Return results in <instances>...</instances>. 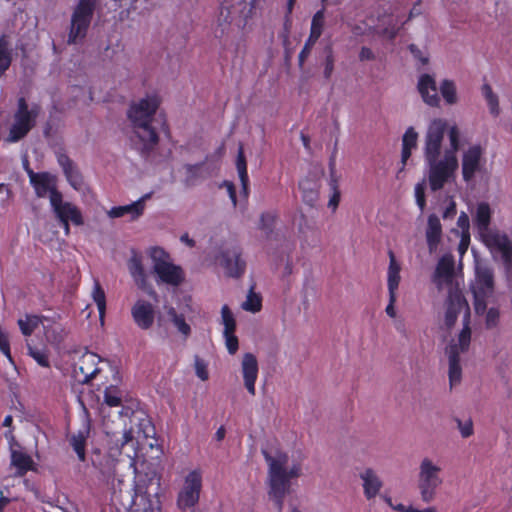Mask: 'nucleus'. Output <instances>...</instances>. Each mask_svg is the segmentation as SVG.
I'll return each instance as SVG.
<instances>
[{
    "mask_svg": "<svg viewBox=\"0 0 512 512\" xmlns=\"http://www.w3.org/2000/svg\"><path fill=\"white\" fill-rule=\"evenodd\" d=\"M482 157L483 149L480 145H473L463 152L461 168L465 182L472 181L476 173L480 171Z\"/></svg>",
    "mask_w": 512,
    "mask_h": 512,
    "instance_id": "dca6fc26",
    "label": "nucleus"
},
{
    "mask_svg": "<svg viewBox=\"0 0 512 512\" xmlns=\"http://www.w3.org/2000/svg\"><path fill=\"white\" fill-rule=\"evenodd\" d=\"M223 335L225 338V344L228 352L231 355L235 354L239 348V342L237 336L235 335V332H223Z\"/></svg>",
    "mask_w": 512,
    "mask_h": 512,
    "instance_id": "5fc2aeb1",
    "label": "nucleus"
},
{
    "mask_svg": "<svg viewBox=\"0 0 512 512\" xmlns=\"http://www.w3.org/2000/svg\"><path fill=\"white\" fill-rule=\"evenodd\" d=\"M415 198H416V203H417L418 207L420 208L421 211H423L426 206V199H425V188L422 183H418L415 186Z\"/></svg>",
    "mask_w": 512,
    "mask_h": 512,
    "instance_id": "13d9d810",
    "label": "nucleus"
},
{
    "mask_svg": "<svg viewBox=\"0 0 512 512\" xmlns=\"http://www.w3.org/2000/svg\"><path fill=\"white\" fill-rule=\"evenodd\" d=\"M492 212L486 202L477 205L473 217L474 226L478 230L483 242L487 247L501 253L506 277L512 281V238L506 233L489 229Z\"/></svg>",
    "mask_w": 512,
    "mask_h": 512,
    "instance_id": "7ed1b4c3",
    "label": "nucleus"
},
{
    "mask_svg": "<svg viewBox=\"0 0 512 512\" xmlns=\"http://www.w3.org/2000/svg\"><path fill=\"white\" fill-rule=\"evenodd\" d=\"M499 317V310L496 308H490L486 314V326L488 328L495 327L498 324Z\"/></svg>",
    "mask_w": 512,
    "mask_h": 512,
    "instance_id": "052dcab7",
    "label": "nucleus"
},
{
    "mask_svg": "<svg viewBox=\"0 0 512 512\" xmlns=\"http://www.w3.org/2000/svg\"><path fill=\"white\" fill-rule=\"evenodd\" d=\"M57 162L62 168L63 173L68 183L77 191H80L84 186V179L73 162V160L66 153H57Z\"/></svg>",
    "mask_w": 512,
    "mask_h": 512,
    "instance_id": "a211bd4d",
    "label": "nucleus"
},
{
    "mask_svg": "<svg viewBox=\"0 0 512 512\" xmlns=\"http://www.w3.org/2000/svg\"><path fill=\"white\" fill-rule=\"evenodd\" d=\"M12 62V49L8 36H0V77L9 69Z\"/></svg>",
    "mask_w": 512,
    "mask_h": 512,
    "instance_id": "72a5a7b5",
    "label": "nucleus"
},
{
    "mask_svg": "<svg viewBox=\"0 0 512 512\" xmlns=\"http://www.w3.org/2000/svg\"><path fill=\"white\" fill-rule=\"evenodd\" d=\"M27 354L32 357L39 366L50 367L49 355L45 348H39L27 343Z\"/></svg>",
    "mask_w": 512,
    "mask_h": 512,
    "instance_id": "ea45409f",
    "label": "nucleus"
},
{
    "mask_svg": "<svg viewBox=\"0 0 512 512\" xmlns=\"http://www.w3.org/2000/svg\"><path fill=\"white\" fill-rule=\"evenodd\" d=\"M101 479L106 482L109 489L112 491L113 496L119 495L123 492L124 480L117 476L115 469L108 471H101Z\"/></svg>",
    "mask_w": 512,
    "mask_h": 512,
    "instance_id": "c9c22d12",
    "label": "nucleus"
},
{
    "mask_svg": "<svg viewBox=\"0 0 512 512\" xmlns=\"http://www.w3.org/2000/svg\"><path fill=\"white\" fill-rule=\"evenodd\" d=\"M221 265L229 277H241L246 270V262L242 258L241 248L239 246H234L224 250L221 254Z\"/></svg>",
    "mask_w": 512,
    "mask_h": 512,
    "instance_id": "2eb2a0df",
    "label": "nucleus"
},
{
    "mask_svg": "<svg viewBox=\"0 0 512 512\" xmlns=\"http://www.w3.org/2000/svg\"><path fill=\"white\" fill-rule=\"evenodd\" d=\"M201 489L202 473L199 469L192 470L185 477L183 487L178 493V507L184 511L194 507L199 501Z\"/></svg>",
    "mask_w": 512,
    "mask_h": 512,
    "instance_id": "9d476101",
    "label": "nucleus"
},
{
    "mask_svg": "<svg viewBox=\"0 0 512 512\" xmlns=\"http://www.w3.org/2000/svg\"><path fill=\"white\" fill-rule=\"evenodd\" d=\"M482 94L487 101L490 113L494 116H498L500 111L498 96L493 92L492 87L489 84H483Z\"/></svg>",
    "mask_w": 512,
    "mask_h": 512,
    "instance_id": "c03bdc74",
    "label": "nucleus"
},
{
    "mask_svg": "<svg viewBox=\"0 0 512 512\" xmlns=\"http://www.w3.org/2000/svg\"><path fill=\"white\" fill-rule=\"evenodd\" d=\"M89 431H78L72 434L69 438V444L77 454L79 461L84 462L86 460V442Z\"/></svg>",
    "mask_w": 512,
    "mask_h": 512,
    "instance_id": "2f4dec72",
    "label": "nucleus"
},
{
    "mask_svg": "<svg viewBox=\"0 0 512 512\" xmlns=\"http://www.w3.org/2000/svg\"><path fill=\"white\" fill-rule=\"evenodd\" d=\"M447 127L445 120L435 119L430 123L425 137L424 158L428 167L429 187L433 192L441 190L453 180L459 167L456 153L459 149L460 134L456 126L449 128L450 148L445 150L442 158H439Z\"/></svg>",
    "mask_w": 512,
    "mask_h": 512,
    "instance_id": "f257e3e1",
    "label": "nucleus"
},
{
    "mask_svg": "<svg viewBox=\"0 0 512 512\" xmlns=\"http://www.w3.org/2000/svg\"><path fill=\"white\" fill-rule=\"evenodd\" d=\"M439 91L446 104L454 105L457 103L456 85L452 80L444 79L440 83Z\"/></svg>",
    "mask_w": 512,
    "mask_h": 512,
    "instance_id": "58836bf2",
    "label": "nucleus"
},
{
    "mask_svg": "<svg viewBox=\"0 0 512 512\" xmlns=\"http://www.w3.org/2000/svg\"><path fill=\"white\" fill-rule=\"evenodd\" d=\"M202 165V163L185 165L186 177L184 182L186 186H193L195 184L196 180L199 178V171Z\"/></svg>",
    "mask_w": 512,
    "mask_h": 512,
    "instance_id": "8fccbe9b",
    "label": "nucleus"
},
{
    "mask_svg": "<svg viewBox=\"0 0 512 512\" xmlns=\"http://www.w3.org/2000/svg\"><path fill=\"white\" fill-rule=\"evenodd\" d=\"M399 30H400V27H398L396 25H392V26L385 27L382 30L381 34L383 36H385L386 38H388L389 40H393L397 36Z\"/></svg>",
    "mask_w": 512,
    "mask_h": 512,
    "instance_id": "0e129e2a",
    "label": "nucleus"
},
{
    "mask_svg": "<svg viewBox=\"0 0 512 512\" xmlns=\"http://www.w3.org/2000/svg\"><path fill=\"white\" fill-rule=\"evenodd\" d=\"M330 188L332 190V195L329 199V202H328V207L332 209V211H335L339 205V202H340V190L338 188V181L336 178H334L333 174L331 175V180H330Z\"/></svg>",
    "mask_w": 512,
    "mask_h": 512,
    "instance_id": "3c124183",
    "label": "nucleus"
},
{
    "mask_svg": "<svg viewBox=\"0 0 512 512\" xmlns=\"http://www.w3.org/2000/svg\"><path fill=\"white\" fill-rule=\"evenodd\" d=\"M409 50L413 56L421 62L422 65L427 64L428 58L422 56L421 50L415 44H411L409 46Z\"/></svg>",
    "mask_w": 512,
    "mask_h": 512,
    "instance_id": "774afa93",
    "label": "nucleus"
},
{
    "mask_svg": "<svg viewBox=\"0 0 512 512\" xmlns=\"http://www.w3.org/2000/svg\"><path fill=\"white\" fill-rule=\"evenodd\" d=\"M92 299L98 308L99 318L103 322L106 313V294L98 280H94Z\"/></svg>",
    "mask_w": 512,
    "mask_h": 512,
    "instance_id": "e433bc0d",
    "label": "nucleus"
},
{
    "mask_svg": "<svg viewBox=\"0 0 512 512\" xmlns=\"http://www.w3.org/2000/svg\"><path fill=\"white\" fill-rule=\"evenodd\" d=\"M264 458L268 463V494H287L290 489V481L286 475V464L288 455L286 453H278L276 457L271 456L268 452L263 451Z\"/></svg>",
    "mask_w": 512,
    "mask_h": 512,
    "instance_id": "0eeeda50",
    "label": "nucleus"
},
{
    "mask_svg": "<svg viewBox=\"0 0 512 512\" xmlns=\"http://www.w3.org/2000/svg\"><path fill=\"white\" fill-rule=\"evenodd\" d=\"M131 315L140 329L148 330L153 326L155 311L150 302L142 299L137 300L131 309Z\"/></svg>",
    "mask_w": 512,
    "mask_h": 512,
    "instance_id": "f3484780",
    "label": "nucleus"
},
{
    "mask_svg": "<svg viewBox=\"0 0 512 512\" xmlns=\"http://www.w3.org/2000/svg\"><path fill=\"white\" fill-rule=\"evenodd\" d=\"M471 341V329L469 327V321L464 323L463 329L461 330L458 336V343H454L453 345H457L459 354L461 352H465L468 350Z\"/></svg>",
    "mask_w": 512,
    "mask_h": 512,
    "instance_id": "49530a36",
    "label": "nucleus"
},
{
    "mask_svg": "<svg viewBox=\"0 0 512 512\" xmlns=\"http://www.w3.org/2000/svg\"><path fill=\"white\" fill-rule=\"evenodd\" d=\"M104 403L109 407L122 405V391L116 385H110L104 390Z\"/></svg>",
    "mask_w": 512,
    "mask_h": 512,
    "instance_id": "a19ab883",
    "label": "nucleus"
},
{
    "mask_svg": "<svg viewBox=\"0 0 512 512\" xmlns=\"http://www.w3.org/2000/svg\"><path fill=\"white\" fill-rule=\"evenodd\" d=\"M19 329L24 336H30L42 323V316L27 314L24 319L17 321Z\"/></svg>",
    "mask_w": 512,
    "mask_h": 512,
    "instance_id": "4c0bfd02",
    "label": "nucleus"
},
{
    "mask_svg": "<svg viewBox=\"0 0 512 512\" xmlns=\"http://www.w3.org/2000/svg\"><path fill=\"white\" fill-rule=\"evenodd\" d=\"M151 257L154 260V272L160 282L178 286L184 281L182 268L168 262L169 255L162 248L154 247L151 251Z\"/></svg>",
    "mask_w": 512,
    "mask_h": 512,
    "instance_id": "1a4fd4ad",
    "label": "nucleus"
},
{
    "mask_svg": "<svg viewBox=\"0 0 512 512\" xmlns=\"http://www.w3.org/2000/svg\"><path fill=\"white\" fill-rule=\"evenodd\" d=\"M222 186H225L227 189V193L229 195V198L233 204V207L237 206V195H236V189L232 182L230 181H224Z\"/></svg>",
    "mask_w": 512,
    "mask_h": 512,
    "instance_id": "e2e57ef3",
    "label": "nucleus"
},
{
    "mask_svg": "<svg viewBox=\"0 0 512 512\" xmlns=\"http://www.w3.org/2000/svg\"><path fill=\"white\" fill-rule=\"evenodd\" d=\"M222 323L224 332L231 333L236 331V320L228 305H223L221 309Z\"/></svg>",
    "mask_w": 512,
    "mask_h": 512,
    "instance_id": "a18cd8bd",
    "label": "nucleus"
},
{
    "mask_svg": "<svg viewBox=\"0 0 512 512\" xmlns=\"http://www.w3.org/2000/svg\"><path fill=\"white\" fill-rule=\"evenodd\" d=\"M418 140V133L415 131L413 127H409L402 138V153H401V162L403 167L406 165V162L411 157L412 149L416 147Z\"/></svg>",
    "mask_w": 512,
    "mask_h": 512,
    "instance_id": "c756f323",
    "label": "nucleus"
},
{
    "mask_svg": "<svg viewBox=\"0 0 512 512\" xmlns=\"http://www.w3.org/2000/svg\"><path fill=\"white\" fill-rule=\"evenodd\" d=\"M325 24V10H318L312 17L309 37L318 40L323 32Z\"/></svg>",
    "mask_w": 512,
    "mask_h": 512,
    "instance_id": "79ce46f5",
    "label": "nucleus"
},
{
    "mask_svg": "<svg viewBox=\"0 0 512 512\" xmlns=\"http://www.w3.org/2000/svg\"><path fill=\"white\" fill-rule=\"evenodd\" d=\"M131 422H137V434L138 437H143L145 439L153 438L155 435V427L152 424L151 420L141 413V415H137L132 413Z\"/></svg>",
    "mask_w": 512,
    "mask_h": 512,
    "instance_id": "7c9ffc66",
    "label": "nucleus"
},
{
    "mask_svg": "<svg viewBox=\"0 0 512 512\" xmlns=\"http://www.w3.org/2000/svg\"><path fill=\"white\" fill-rule=\"evenodd\" d=\"M160 104L161 99L156 93L148 94L139 101L132 102L127 111L133 131L141 143V152L145 155L153 151L159 142L152 122Z\"/></svg>",
    "mask_w": 512,
    "mask_h": 512,
    "instance_id": "f03ea898",
    "label": "nucleus"
},
{
    "mask_svg": "<svg viewBox=\"0 0 512 512\" xmlns=\"http://www.w3.org/2000/svg\"><path fill=\"white\" fill-rule=\"evenodd\" d=\"M418 91L427 105L439 107L440 97L438 96V89L433 76L429 74L421 75L418 81Z\"/></svg>",
    "mask_w": 512,
    "mask_h": 512,
    "instance_id": "412c9836",
    "label": "nucleus"
},
{
    "mask_svg": "<svg viewBox=\"0 0 512 512\" xmlns=\"http://www.w3.org/2000/svg\"><path fill=\"white\" fill-rule=\"evenodd\" d=\"M40 112L41 106L39 104L34 103L29 107L25 97H19L17 109L13 114V123L9 129L6 141L15 143L25 138L35 127Z\"/></svg>",
    "mask_w": 512,
    "mask_h": 512,
    "instance_id": "20e7f679",
    "label": "nucleus"
},
{
    "mask_svg": "<svg viewBox=\"0 0 512 512\" xmlns=\"http://www.w3.org/2000/svg\"><path fill=\"white\" fill-rule=\"evenodd\" d=\"M195 372L196 375L203 381H206L209 377L207 364L198 356L195 357Z\"/></svg>",
    "mask_w": 512,
    "mask_h": 512,
    "instance_id": "6e6d98bb",
    "label": "nucleus"
},
{
    "mask_svg": "<svg viewBox=\"0 0 512 512\" xmlns=\"http://www.w3.org/2000/svg\"><path fill=\"white\" fill-rule=\"evenodd\" d=\"M389 256V267H388V273H387V286L389 294H396V291L399 287L400 283V271L401 266L397 262L395 254L392 250L388 251Z\"/></svg>",
    "mask_w": 512,
    "mask_h": 512,
    "instance_id": "a878e982",
    "label": "nucleus"
},
{
    "mask_svg": "<svg viewBox=\"0 0 512 512\" xmlns=\"http://www.w3.org/2000/svg\"><path fill=\"white\" fill-rule=\"evenodd\" d=\"M465 310L464 323L469 321L470 310L468 303L460 291H450L447 299V308L445 313V324L448 328L454 326L459 313Z\"/></svg>",
    "mask_w": 512,
    "mask_h": 512,
    "instance_id": "4468645a",
    "label": "nucleus"
},
{
    "mask_svg": "<svg viewBox=\"0 0 512 512\" xmlns=\"http://www.w3.org/2000/svg\"><path fill=\"white\" fill-rule=\"evenodd\" d=\"M0 351L5 355L10 363H14L10 350L8 334L0 328Z\"/></svg>",
    "mask_w": 512,
    "mask_h": 512,
    "instance_id": "603ef678",
    "label": "nucleus"
},
{
    "mask_svg": "<svg viewBox=\"0 0 512 512\" xmlns=\"http://www.w3.org/2000/svg\"><path fill=\"white\" fill-rule=\"evenodd\" d=\"M375 59V54L369 47L363 46L359 53L360 61H372Z\"/></svg>",
    "mask_w": 512,
    "mask_h": 512,
    "instance_id": "69168bd1",
    "label": "nucleus"
},
{
    "mask_svg": "<svg viewBox=\"0 0 512 512\" xmlns=\"http://www.w3.org/2000/svg\"><path fill=\"white\" fill-rule=\"evenodd\" d=\"M457 423L462 437L468 438L473 434V423L471 420L462 422L461 420L457 419Z\"/></svg>",
    "mask_w": 512,
    "mask_h": 512,
    "instance_id": "680f3d73",
    "label": "nucleus"
},
{
    "mask_svg": "<svg viewBox=\"0 0 512 512\" xmlns=\"http://www.w3.org/2000/svg\"><path fill=\"white\" fill-rule=\"evenodd\" d=\"M242 308L246 311H250L253 313L259 312L262 308L261 296L250 290L249 294L247 295L246 301L242 305Z\"/></svg>",
    "mask_w": 512,
    "mask_h": 512,
    "instance_id": "de8ad7c7",
    "label": "nucleus"
},
{
    "mask_svg": "<svg viewBox=\"0 0 512 512\" xmlns=\"http://www.w3.org/2000/svg\"><path fill=\"white\" fill-rule=\"evenodd\" d=\"M286 494H269L278 512H282Z\"/></svg>",
    "mask_w": 512,
    "mask_h": 512,
    "instance_id": "338daca9",
    "label": "nucleus"
},
{
    "mask_svg": "<svg viewBox=\"0 0 512 512\" xmlns=\"http://www.w3.org/2000/svg\"><path fill=\"white\" fill-rule=\"evenodd\" d=\"M442 237V225L436 214H430L427 219L426 241L429 251H436Z\"/></svg>",
    "mask_w": 512,
    "mask_h": 512,
    "instance_id": "5701e85b",
    "label": "nucleus"
},
{
    "mask_svg": "<svg viewBox=\"0 0 512 512\" xmlns=\"http://www.w3.org/2000/svg\"><path fill=\"white\" fill-rule=\"evenodd\" d=\"M236 167H237L239 179H240V182L242 185V191H243L244 195L247 197L248 192H249V188H248L249 176H248V172H247L246 157H245L242 145H240L239 150H238L237 159H236Z\"/></svg>",
    "mask_w": 512,
    "mask_h": 512,
    "instance_id": "473e14b6",
    "label": "nucleus"
},
{
    "mask_svg": "<svg viewBox=\"0 0 512 512\" xmlns=\"http://www.w3.org/2000/svg\"><path fill=\"white\" fill-rule=\"evenodd\" d=\"M96 5L97 0H79L71 16L68 44H76L86 37Z\"/></svg>",
    "mask_w": 512,
    "mask_h": 512,
    "instance_id": "423d86ee",
    "label": "nucleus"
},
{
    "mask_svg": "<svg viewBox=\"0 0 512 512\" xmlns=\"http://www.w3.org/2000/svg\"><path fill=\"white\" fill-rule=\"evenodd\" d=\"M471 291L476 313L483 314L487 308V299L494 293V272L491 267L480 263L476 265Z\"/></svg>",
    "mask_w": 512,
    "mask_h": 512,
    "instance_id": "39448f33",
    "label": "nucleus"
},
{
    "mask_svg": "<svg viewBox=\"0 0 512 512\" xmlns=\"http://www.w3.org/2000/svg\"><path fill=\"white\" fill-rule=\"evenodd\" d=\"M454 259L452 256H442L434 272V280L442 279L446 283H451L454 276Z\"/></svg>",
    "mask_w": 512,
    "mask_h": 512,
    "instance_id": "bb28decb",
    "label": "nucleus"
},
{
    "mask_svg": "<svg viewBox=\"0 0 512 512\" xmlns=\"http://www.w3.org/2000/svg\"><path fill=\"white\" fill-rule=\"evenodd\" d=\"M11 464L16 468L17 475L20 477L34 469L32 457L22 451L13 450L11 452Z\"/></svg>",
    "mask_w": 512,
    "mask_h": 512,
    "instance_id": "cd10ccee",
    "label": "nucleus"
},
{
    "mask_svg": "<svg viewBox=\"0 0 512 512\" xmlns=\"http://www.w3.org/2000/svg\"><path fill=\"white\" fill-rule=\"evenodd\" d=\"M441 468L429 458H424L419 466L418 487L421 498L429 503L434 499L436 489L442 484Z\"/></svg>",
    "mask_w": 512,
    "mask_h": 512,
    "instance_id": "6e6552de",
    "label": "nucleus"
},
{
    "mask_svg": "<svg viewBox=\"0 0 512 512\" xmlns=\"http://www.w3.org/2000/svg\"><path fill=\"white\" fill-rule=\"evenodd\" d=\"M360 477L363 480L365 497L368 500L376 497L383 485L376 473L371 468H367Z\"/></svg>",
    "mask_w": 512,
    "mask_h": 512,
    "instance_id": "b1692460",
    "label": "nucleus"
},
{
    "mask_svg": "<svg viewBox=\"0 0 512 512\" xmlns=\"http://www.w3.org/2000/svg\"><path fill=\"white\" fill-rule=\"evenodd\" d=\"M150 197L151 193H147L131 204L112 207L108 211V215L111 218H120L129 214L131 216V219H137L143 214L145 208V201Z\"/></svg>",
    "mask_w": 512,
    "mask_h": 512,
    "instance_id": "4be33fe9",
    "label": "nucleus"
},
{
    "mask_svg": "<svg viewBox=\"0 0 512 512\" xmlns=\"http://www.w3.org/2000/svg\"><path fill=\"white\" fill-rule=\"evenodd\" d=\"M299 189L302 192L303 201L309 206H314L318 199L317 184L314 181L305 178L299 182Z\"/></svg>",
    "mask_w": 512,
    "mask_h": 512,
    "instance_id": "f704fd0d",
    "label": "nucleus"
},
{
    "mask_svg": "<svg viewBox=\"0 0 512 512\" xmlns=\"http://www.w3.org/2000/svg\"><path fill=\"white\" fill-rule=\"evenodd\" d=\"M128 269L139 289L143 290L149 295H155V291L147 281V275L142 264L141 256L134 253L128 261Z\"/></svg>",
    "mask_w": 512,
    "mask_h": 512,
    "instance_id": "aec40b11",
    "label": "nucleus"
},
{
    "mask_svg": "<svg viewBox=\"0 0 512 512\" xmlns=\"http://www.w3.org/2000/svg\"><path fill=\"white\" fill-rule=\"evenodd\" d=\"M50 205L58 222H66L68 220L75 226L84 224L81 210L73 203L64 201L60 191H54Z\"/></svg>",
    "mask_w": 512,
    "mask_h": 512,
    "instance_id": "9b49d317",
    "label": "nucleus"
},
{
    "mask_svg": "<svg viewBox=\"0 0 512 512\" xmlns=\"http://www.w3.org/2000/svg\"><path fill=\"white\" fill-rule=\"evenodd\" d=\"M317 41L318 40L311 38V37L307 38L302 50L299 53V56H298L299 66H301V67L303 66L305 60L310 55L311 50Z\"/></svg>",
    "mask_w": 512,
    "mask_h": 512,
    "instance_id": "864d4df0",
    "label": "nucleus"
},
{
    "mask_svg": "<svg viewBox=\"0 0 512 512\" xmlns=\"http://www.w3.org/2000/svg\"><path fill=\"white\" fill-rule=\"evenodd\" d=\"M333 71H334V55H333L332 49L329 48L328 54L325 58L324 71H323L325 79H330Z\"/></svg>",
    "mask_w": 512,
    "mask_h": 512,
    "instance_id": "4d7b16f0",
    "label": "nucleus"
},
{
    "mask_svg": "<svg viewBox=\"0 0 512 512\" xmlns=\"http://www.w3.org/2000/svg\"><path fill=\"white\" fill-rule=\"evenodd\" d=\"M242 375L244 379V385L247 391L254 396L256 394L255 383L258 377V361L254 354L245 353L243 355L242 363Z\"/></svg>",
    "mask_w": 512,
    "mask_h": 512,
    "instance_id": "6ab92c4d",
    "label": "nucleus"
},
{
    "mask_svg": "<svg viewBox=\"0 0 512 512\" xmlns=\"http://www.w3.org/2000/svg\"><path fill=\"white\" fill-rule=\"evenodd\" d=\"M78 369L83 375V378L80 380L81 382L87 383L93 379L99 372V368L96 365V355L93 353L83 355L80 359Z\"/></svg>",
    "mask_w": 512,
    "mask_h": 512,
    "instance_id": "c85d7f7f",
    "label": "nucleus"
},
{
    "mask_svg": "<svg viewBox=\"0 0 512 512\" xmlns=\"http://www.w3.org/2000/svg\"><path fill=\"white\" fill-rule=\"evenodd\" d=\"M240 6H245L244 0H222L218 25L215 29V36L217 38H222L228 33L231 23L240 12Z\"/></svg>",
    "mask_w": 512,
    "mask_h": 512,
    "instance_id": "ddd939ff",
    "label": "nucleus"
},
{
    "mask_svg": "<svg viewBox=\"0 0 512 512\" xmlns=\"http://www.w3.org/2000/svg\"><path fill=\"white\" fill-rule=\"evenodd\" d=\"M168 316L170 317L172 323L177 328V330L184 335L185 337H188L191 333V327L190 325L185 321V317L183 314H178L176 310L171 307L168 312Z\"/></svg>",
    "mask_w": 512,
    "mask_h": 512,
    "instance_id": "37998d69",
    "label": "nucleus"
},
{
    "mask_svg": "<svg viewBox=\"0 0 512 512\" xmlns=\"http://www.w3.org/2000/svg\"><path fill=\"white\" fill-rule=\"evenodd\" d=\"M276 221V214L271 212H265L261 214L258 228L270 235L273 232V228Z\"/></svg>",
    "mask_w": 512,
    "mask_h": 512,
    "instance_id": "09e8293b",
    "label": "nucleus"
},
{
    "mask_svg": "<svg viewBox=\"0 0 512 512\" xmlns=\"http://www.w3.org/2000/svg\"><path fill=\"white\" fill-rule=\"evenodd\" d=\"M457 226L461 230V234H470V220L465 212H461L457 219Z\"/></svg>",
    "mask_w": 512,
    "mask_h": 512,
    "instance_id": "bf43d9fd",
    "label": "nucleus"
},
{
    "mask_svg": "<svg viewBox=\"0 0 512 512\" xmlns=\"http://www.w3.org/2000/svg\"><path fill=\"white\" fill-rule=\"evenodd\" d=\"M449 358V382L450 386L458 384L461 380L462 369L457 345H449L447 348Z\"/></svg>",
    "mask_w": 512,
    "mask_h": 512,
    "instance_id": "393cba45",
    "label": "nucleus"
},
{
    "mask_svg": "<svg viewBox=\"0 0 512 512\" xmlns=\"http://www.w3.org/2000/svg\"><path fill=\"white\" fill-rule=\"evenodd\" d=\"M25 170L29 177L30 184L35 190L36 196L45 198L49 194V200L51 201L54 191H59L57 189L55 176L49 172H34L29 167L28 162H26Z\"/></svg>",
    "mask_w": 512,
    "mask_h": 512,
    "instance_id": "f8f14e48",
    "label": "nucleus"
}]
</instances>
